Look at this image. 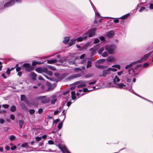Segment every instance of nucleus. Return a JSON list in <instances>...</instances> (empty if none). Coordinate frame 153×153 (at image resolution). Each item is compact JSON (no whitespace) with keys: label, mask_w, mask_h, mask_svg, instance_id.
<instances>
[{"label":"nucleus","mask_w":153,"mask_h":153,"mask_svg":"<svg viewBox=\"0 0 153 153\" xmlns=\"http://www.w3.org/2000/svg\"><path fill=\"white\" fill-rule=\"evenodd\" d=\"M36 140L37 141H39L42 139V137H36L35 138Z\"/></svg>","instance_id":"obj_45"},{"label":"nucleus","mask_w":153,"mask_h":153,"mask_svg":"<svg viewBox=\"0 0 153 153\" xmlns=\"http://www.w3.org/2000/svg\"><path fill=\"white\" fill-rule=\"evenodd\" d=\"M57 100L56 99H52L51 100V102L52 104H54Z\"/></svg>","instance_id":"obj_52"},{"label":"nucleus","mask_w":153,"mask_h":153,"mask_svg":"<svg viewBox=\"0 0 153 153\" xmlns=\"http://www.w3.org/2000/svg\"><path fill=\"white\" fill-rule=\"evenodd\" d=\"M129 15L130 14H128L122 16L120 18V19H126L129 16Z\"/></svg>","instance_id":"obj_27"},{"label":"nucleus","mask_w":153,"mask_h":153,"mask_svg":"<svg viewBox=\"0 0 153 153\" xmlns=\"http://www.w3.org/2000/svg\"><path fill=\"white\" fill-rule=\"evenodd\" d=\"M85 54H82L79 57V59H82L85 57Z\"/></svg>","instance_id":"obj_59"},{"label":"nucleus","mask_w":153,"mask_h":153,"mask_svg":"<svg viewBox=\"0 0 153 153\" xmlns=\"http://www.w3.org/2000/svg\"><path fill=\"white\" fill-rule=\"evenodd\" d=\"M105 59H101L100 60H99L98 61V62L99 63H103L105 61Z\"/></svg>","instance_id":"obj_56"},{"label":"nucleus","mask_w":153,"mask_h":153,"mask_svg":"<svg viewBox=\"0 0 153 153\" xmlns=\"http://www.w3.org/2000/svg\"><path fill=\"white\" fill-rule=\"evenodd\" d=\"M66 146H62L60 144L58 145V148L61 150L62 153H65V150L64 149V147Z\"/></svg>","instance_id":"obj_14"},{"label":"nucleus","mask_w":153,"mask_h":153,"mask_svg":"<svg viewBox=\"0 0 153 153\" xmlns=\"http://www.w3.org/2000/svg\"><path fill=\"white\" fill-rule=\"evenodd\" d=\"M57 60L56 59H52L47 60V63L49 64H52L56 62Z\"/></svg>","instance_id":"obj_17"},{"label":"nucleus","mask_w":153,"mask_h":153,"mask_svg":"<svg viewBox=\"0 0 153 153\" xmlns=\"http://www.w3.org/2000/svg\"><path fill=\"white\" fill-rule=\"evenodd\" d=\"M47 85L48 90H52L53 89V88L52 87V85L50 83H47Z\"/></svg>","instance_id":"obj_15"},{"label":"nucleus","mask_w":153,"mask_h":153,"mask_svg":"<svg viewBox=\"0 0 153 153\" xmlns=\"http://www.w3.org/2000/svg\"><path fill=\"white\" fill-rule=\"evenodd\" d=\"M64 149L65 152V153H71V152L68 150L66 146L64 147Z\"/></svg>","instance_id":"obj_39"},{"label":"nucleus","mask_w":153,"mask_h":153,"mask_svg":"<svg viewBox=\"0 0 153 153\" xmlns=\"http://www.w3.org/2000/svg\"><path fill=\"white\" fill-rule=\"evenodd\" d=\"M81 76V74H76L74 75V76H71L70 77L71 78L73 79V78L74 77H80Z\"/></svg>","instance_id":"obj_35"},{"label":"nucleus","mask_w":153,"mask_h":153,"mask_svg":"<svg viewBox=\"0 0 153 153\" xmlns=\"http://www.w3.org/2000/svg\"><path fill=\"white\" fill-rule=\"evenodd\" d=\"M93 74H87L85 76V78H88L92 76H93Z\"/></svg>","instance_id":"obj_36"},{"label":"nucleus","mask_w":153,"mask_h":153,"mask_svg":"<svg viewBox=\"0 0 153 153\" xmlns=\"http://www.w3.org/2000/svg\"><path fill=\"white\" fill-rule=\"evenodd\" d=\"M61 111H59L58 110H56L54 111V115H57V114L59 112H60Z\"/></svg>","instance_id":"obj_58"},{"label":"nucleus","mask_w":153,"mask_h":153,"mask_svg":"<svg viewBox=\"0 0 153 153\" xmlns=\"http://www.w3.org/2000/svg\"><path fill=\"white\" fill-rule=\"evenodd\" d=\"M108 53L106 52H104L102 54V56L103 57H106L108 56Z\"/></svg>","instance_id":"obj_44"},{"label":"nucleus","mask_w":153,"mask_h":153,"mask_svg":"<svg viewBox=\"0 0 153 153\" xmlns=\"http://www.w3.org/2000/svg\"><path fill=\"white\" fill-rule=\"evenodd\" d=\"M45 73H46L48 74L50 76H52L53 74L52 73L51 71H48V69L47 68V71L45 72Z\"/></svg>","instance_id":"obj_38"},{"label":"nucleus","mask_w":153,"mask_h":153,"mask_svg":"<svg viewBox=\"0 0 153 153\" xmlns=\"http://www.w3.org/2000/svg\"><path fill=\"white\" fill-rule=\"evenodd\" d=\"M115 87L116 88H118L121 89L123 88L125 89L126 88V85L122 83L117 84L116 85V86Z\"/></svg>","instance_id":"obj_9"},{"label":"nucleus","mask_w":153,"mask_h":153,"mask_svg":"<svg viewBox=\"0 0 153 153\" xmlns=\"http://www.w3.org/2000/svg\"><path fill=\"white\" fill-rule=\"evenodd\" d=\"M92 66L91 62L89 61H88L87 62V65L86 66L87 68H88L91 67Z\"/></svg>","instance_id":"obj_31"},{"label":"nucleus","mask_w":153,"mask_h":153,"mask_svg":"<svg viewBox=\"0 0 153 153\" xmlns=\"http://www.w3.org/2000/svg\"><path fill=\"white\" fill-rule=\"evenodd\" d=\"M85 82H83L81 84L78 85L77 86L78 88H82L85 87L86 86V84L85 83Z\"/></svg>","instance_id":"obj_26"},{"label":"nucleus","mask_w":153,"mask_h":153,"mask_svg":"<svg viewBox=\"0 0 153 153\" xmlns=\"http://www.w3.org/2000/svg\"><path fill=\"white\" fill-rule=\"evenodd\" d=\"M43 111V109L41 108H40L39 109L38 112L39 114H41L42 113Z\"/></svg>","instance_id":"obj_51"},{"label":"nucleus","mask_w":153,"mask_h":153,"mask_svg":"<svg viewBox=\"0 0 153 153\" xmlns=\"http://www.w3.org/2000/svg\"><path fill=\"white\" fill-rule=\"evenodd\" d=\"M21 100L24 101L25 102L27 101V99L26 97L24 95H21Z\"/></svg>","instance_id":"obj_16"},{"label":"nucleus","mask_w":153,"mask_h":153,"mask_svg":"<svg viewBox=\"0 0 153 153\" xmlns=\"http://www.w3.org/2000/svg\"><path fill=\"white\" fill-rule=\"evenodd\" d=\"M65 76L63 74H61L59 76L57 77V80L58 81H60L63 79L65 78Z\"/></svg>","instance_id":"obj_23"},{"label":"nucleus","mask_w":153,"mask_h":153,"mask_svg":"<svg viewBox=\"0 0 153 153\" xmlns=\"http://www.w3.org/2000/svg\"><path fill=\"white\" fill-rule=\"evenodd\" d=\"M60 121V120L59 119H56V120H54L53 122L55 124H57L58 122Z\"/></svg>","instance_id":"obj_53"},{"label":"nucleus","mask_w":153,"mask_h":153,"mask_svg":"<svg viewBox=\"0 0 153 153\" xmlns=\"http://www.w3.org/2000/svg\"><path fill=\"white\" fill-rule=\"evenodd\" d=\"M104 50V48L102 47L99 51V53L100 54H101Z\"/></svg>","instance_id":"obj_41"},{"label":"nucleus","mask_w":153,"mask_h":153,"mask_svg":"<svg viewBox=\"0 0 153 153\" xmlns=\"http://www.w3.org/2000/svg\"><path fill=\"white\" fill-rule=\"evenodd\" d=\"M38 98L39 100L41 101V102L43 103H46L50 101L49 98H46L45 96L39 97Z\"/></svg>","instance_id":"obj_4"},{"label":"nucleus","mask_w":153,"mask_h":153,"mask_svg":"<svg viewBox=\"0 0 153 153\" xmlns=\"http://www.w3.org/2000/svg\"><path fill=\"white\" fill-rule=\"evenodd\" d=\"M31 75L32 77V79L33 80H35L36 79L37 74L33 72L31 73Z\"/></svg>","instance_id":"obj_18"},{"label":"nucleus","mask_w":153,"mask_h":153,"mask_svg":"<svg viewBox=\"0 0 153 153\" xmlns=\"http://www.w3.org/2000/svg\"><path fill=\"white\" fill-rule=\"evenodd\" d=\"M76 41V39H71L69 42V45L70 46H71L73 45L75 43V41Z\"/></svg>","instance_id":"obj_25"},{"label":"nucleus","mask_w":153,"mask_h":153,"mask_svg":"<svg viewBox=\"0 0 153 153\" xmlns=\"http://www.w3.org/2000/svg\"><path fill=\"white\" fill-rule=\"evenodd\" d=\"M137 62H135L130 63L129 65H127L126 67V69H128L129 68H131L133 66V65L135 64Z\"/></svg>","instance_id":"obj_20"},{"label":"nucleus","mask_w":153,"mask_h":153,"mask_svg":"<svg viewBox=\"0 0 153 153\" xmlns=\"http://www.w3.org/2000/svg\"><path fill=\"white\" fill-rule=\"evenodd\" d=\"M22 66L27 71L30 72L34 69V68L30 65V64L28 63H24L22 65Z\"/></svg>","instance_id":"obj_3"},{"label":"nucleus","mask_w":153,"mask_h":153,"mask_svg":"<svg viewBox=\"0 0 153 153\" xmlns=\"http://www.w3.org/2000/svg\"><path fill=\"white\" fill-rule=\"evenodd\" d=\"M16 110V107L15 105H13L10 108V111L13 112H15Z\"/></svg>","instance_id":"obj_29"},{"label":"nucleus","mask_w":153,"mask_h":153,"mask_svg":"<svg viewBox=\"0 0 153 153\" xmlns=\"http://www.w3.org/2000/svg\"><path fill=\"white\" fill-rule=\"evenodd\" d=\"M88 37V34L87 33L86 34H85L84 36L83 37H78L76 40L78 42H81L83 40L85 39Z\"/></svg>","instance_id":"obj_10"},{"label":"nucleus","mask_w":153,"mask_h":153,"mask_svg":"<svg viewBox=\"0 0 153 153\" xmlns=\"http://www.w3.org/2000/svg\"><path fill=\"white\" fill-rule=\"evenodd\" d=\"M146 9V7H142L139 10V12H142L143 11V10H145Z\"/></svg>","instance_id":"obj_50"},{"label":"nucleus","mask_w":153,"mask_h":153,"mask_svg":"<svg viewBox=\"0 0 153 153\" xmlns=\"http://www.w3.org/2000/svg\"><path fill=\"white\" fill-rule=\"evenodd\" d=\"M114 35V32L112 31L108 32L107 33V36L109 38L112 37Z\"/></svg>","instance_id":"obj_13"},{"label":"nucleus","mask_w":153,"mask_h":153,"mask_svg":"<svg viewBox=\"0 0 153 153\" xmlns=\"http://www.w3.org/2000/svg\"><path fill=\"white\" fill-rule=\"evenodd\" d=\"M95 65L97 68L100 69H105L107 68V66H102L97 64H96Z\"/></svg>","instance_id":"obj_22"},{"label":"nucleus","mask_w":153,"mask_h":153,"mask_svg":"<svg viewBox=\"0 0 153 153\" xmlns=\"http://www.w3.org/2000/svg\"><path fill=\"white\" fill-rule=\"evenodd\" d=\"M96 28H94L88 32V36L89 37H92L95 35V31L96 30Z\"/></svg>","instance_id":"obj_8"},{"label":"nucleus","mask_w":153,"mask_h":153,"mask_svg":"<svg viewBox=\"0 0 153 153\" xmlns=\"http://www.w3.org/2000/svg\"><path fill=\"white\" fill-rule=\"evenodd\" d=\"M5 149L7 150L8 151L10 149V147L8 146H6L5 147Z\"/></svg>","instance_id":"obj_63"},{"label":"nucleus","mask_w":153,"mask_h":153,"mask_svg":"<svg viewBox=\"0 0 153 153\" xmlns=\"http://www.w3.org/2000/svg\"><path fill=\"white\" fill-rule=\"evenodd\" d=\"M111 70L110 68L106 70H103V71L102 76H104L106 75L110 74L111 73Z\"/></svg>","instance_id":"obj_11"},{"label":"nucleus","mask_w":153,"mask_h":153,"mask_svg":"<svg viewBox=\"0 0 153 153\" xmlns=\"http://www.w3.org/2000/svg\"><path fill=\"white\" fill-rule=\"evenodd\" d=\"M70 38L69 37H65L64 38V39L63 41V42L65 44H68L70 40Z\"/></svg>","instance_id":"obj_19"},{"label":"nucleus","mask_w":153,"mask_h":153,"mask_svg":"<svg viewBox=\"0 0 153 153\" xmlns=\"http://www.w3.org/2000/svg\"><path fill=\"white\" fill-rule=\"evenodd\" d=\"M86 82V81H85L79 80L75 82V84H82V83H83V82Z\"/></svg>","instance_id":"obj_32"},{"label":"nucleus","mask_w":153,"mask_h":153,"mask_svg":"<svg viewBox=\"0 0 153 153\" xmlns=\"http://www.w3.org/2000/svg\"><path fill=\"white\" fill-rule=\"evenodd\" d=\"M120 79L117 76H116L113 80V82L114 84H116L117 82H119Z\"/></svg>","instance_id":"obj_21"},{"label":"nucleus","mask_w":153,"mask_h":153,"mask_svg":"<svg viewBox=\"0 0 153 153\" xmlns=\"http://www.w3.org/2000/svg\"><path fill=\"white\" fill-rule=\"evenodd\" d=\"M71 94L72 99L73 100H74L76 98L75 92L74 91H72L71 92Z\"/></svg>","instance_id":"obj_28"},{"label":"nucleus","mask_w":153,"mask_h":153,"mask_svg":"<svg viewBox=\"0 0 153 153\" xmlns=\"http://www.w3.org/2000/svg\"><path fill=\"white\" fill-rule=\"evenodd\" d=\"M35 70L38 73H45L47 71V68L46 67H39L36 68Z\"/></svg>","instance_id":"obj_5"},{"label":"nucleus","mask_w":153,"mask_h":153,"mask_svg":"<svg viewBox=\"0 0 153 153\" xmlns=\"http://www.w3.org/2000/svg\"><path fill=\"white\" fill-rule=\"evenodd\" d=\"M19 127L20 128H21L22 127L23 124H24V122L23 120H20L19 121Z\"/></svg>","instance_id":"obj_30"},{"label":"nucleus","mask_w":153,"mask_h":153,"mask_svg":"<svg viewBox=\"0 0 153 153\" xmlns=\"http://www.w3.org/2000/svg\"><path fill=\"white\" fill-rule=\"evenodd\" d=\"M149 65V64L148 63H145L143 65V67L144 68L147 67Z\"/></svg>","instance_id":"obj_54"},{"label":"nucleus","mask_w":153,"mask_h":153,"mask_svg":"<svg viewBox=\"0 0 153 153\" xmlns=\"http://www.w3.org/2000/svg\"><path fill=\"white\" fill-rule=\"evenodd\" d=\"M129 74H133L134 73V70L133 68L130 69L128 70Z\"/></svg>","instance_id":"obj_34"},{"label":"nucleus","mask_w":153,"mask_h":153,"mask_svg":"<svg viewBox=\"0 0 153 153\" xmlns=\"http://www.w3.org/2000/svg\"><path fill=\"white\" fill-rule=\"evenodd\" d=\"M100 40L99 39L96 38L94 40V43L95 44L99 42Z\"/></svg>","instance_id":"obj_47"},{"label":"nucleus","mask_w":153,"mask_h":153,"mask_svg":"<svg viewBox=\"0 0 153 153\" xmlns=\"http://www.w3.org/2000/svg\"><path fill=\"white\" fill-rule=\"evenodd\" d=\"M14 1L10 0V1L5 3L4 5V8L8 7L13 5L15 4Z\"/></svg>","instance_id":"obj_6"},{"label":"nucleus","mask_w":153,"mask_h":153,"mask_svg":"<svg viewBox=\"0 0 153 153\" xmlns=\"http://www.w3.org/2000/svg\"><path fill=\"white\" fill-rule=\"evenodd\" d=\"M151 53H150L148 54L144 55L140 60L137 61L138 62H141L143 61L146 60L150 55Z\"/></svg>","instance_id":"obj_7"},{"label":"nucleus","mask_w":153,"mask_h":153,"mask_svg":"<svg viewBox=\"0 0 153 153\" xmlns=\"http://www.w3.org/2000/svg\"><path fill=\"white\" fill-rule=\"evenodd\" d=\"M149 8L151 9H153V4H150Z\"/></svg>","instance_id":"obj_64"},{"label":"nucleus","mask_w":153,"mask_h":153,"mask_svg":"<svg viewBox=\"0 0 153 153\" xmlns=\"http://www.w3.org/2000/svg\"><path fill=\"white\" fill-rule=\"evenodd\" d=\"M97 80H94L93 82H89L88 83L89 85H92V84H94L96 83L97 82Z\"/></svg>","instance_id":"obj_49"},{"label":"nucleus","mask_w":153,"mask_h":153,"mask_svg":"<svg viewBox=\"0 0 153 153\" xmlns=\"http://www.w3.org/2000/svg\"><path fill=\"white\" fill-rule=\"evenodd\" d=\"M110 69L111 71H117V69L114 68H110Z\"/></svg>","instance_id":"obj_60"},{"label":"nucleus","mask_w":153,"mask_h":153,"mask_svg":"<svg viewBox=\"0 0 153 153\" xmlns=\"http://www.w3.org/2000/svg\"><path fill=\"white\" fill-rule=\"evenodd\" d=\"M30 114H34L35 112V111L33 109H30L29 110Z\"/></svg>","instance_id":"obj_40"},{"label":"nucleus","mask_w":153,"mask_h":153,"mask_svg":"<svg viewBox=\"0 0 153 153\" xmlns=\"http://www.w3.org/2000/svg\"><path fill=\"white\" fill-rule=\"evenodd\" d=\"M15 139V137L13 135H11L10 138V140L11 141L14 140Z\"/></svg>","instance_id":"obj_43"},{"label":"nucleus","mask_w":153,"mask_h":153,"mask_svg":"<svg viewBox=\"0 0 153 153\" xmlns=\"http://www.w3.org/2000/svg\"><path fill=\"white\" fill-rule=\"evenodd\" d=\"M20 105L22 107V108L25 111H27V108L25 106V104L22 103H21L20 104Z\"/></svg>","instance_id":"obj_24"},{"label":"nucleus","mask_w":153,"mask_h":153,"mask_svg":"<svg viewBox=\"0 0 153 153\" xmlns=\"http://www.w3.org/2000/svg\"><path fill=\"white\" fill-rule=\"evenodd\" d=\"M17 148V146H12L11 147V150H14L16 149Z\"/></svg>","instance_id":"obj_62"},{"label":"nucleus","mask_w":153,"mask_h":153,"mask_svg":"<svg viewBox=\"0 0 153 153\" xmlns=\"http://www.w3.org/2000/svg\"><path fill=\"white\" fill-rule=\"evenodd\" d=\"M62 122H60L59 123L58 126V128L59 129V130H60L61 128H62Z\"/></svg>","instance_id":"obj_37"},{"label":"nucleus","mask_w":153,"mask_h":153,"mask_svg":"<svg viewBox=\"0 0 153 153\" xmlns=\"http://www.w3.org/2000/svg\"><path fill=\"white\" fill-rule=\"evenodd\" d=\"M77 59V57L74 56L69 55L66 57L65 61H68L70 64H74L75 61Z\"/></svg>","instance_id":"obj_1"},{"label":"nucleus","mask_w":153,"mask_h":153,"mask_svg":"<svg viewBox=\"0 0 153 153\" xmlns=\"http://www.w3.org/2000/svg\"><path fill=\"white\" fill-rule=\"evenodd\" d=\"M48 143L49 144L51 145L54 144V143L53 141L52 140H50L48 141Z\"/></svg>","instance_id":"obj_55"},{"label":"nucleus","mask_w":153,"mask_h":153,"mask_svg":"<svg viewBox=\"0 0 153 153\" xmlns=\"http://www.w3.org/2000/svg\"><path fill=\"white\" fill-rule=\"evenodd\" d=\"M2 106L5 108H7L9 107V105L8 104H4L2 105Z\"/></svg>","instance_id":"obj_46"},{"label":"nucleus","mask_w":153,"mask_h":153,"mask_svg":"<svg viewBox=\"0 0 153 153\" xmlns=\"http://www.w3.org/2000/svg\"><path fill=\"white\" fill-rule=\"evenodd\" d=\"M4 122V120L2 118L0 119V123L1 124L3 123Z\"/></svg>","instance_id":"obj_61"},{"label":"nucleus","mask_w":153,"mask_h":153,"mask_svg":"<svg viewBox=\"0 0 153 153\" xmlns=\"http://www.w3.org/2000/svg\"><path fill=\"white\" fill-rule=\"evenodd\" d=\"M10 118L12 120H14L15 119V117L13 114H11L10 115Z\"/></svg>","instance_id":"obj_48"},{"label":"nucleus","mask_w":153,"mask_h":153,"mask_svg":"<svg viewBox=\"0 0 153 153\" xmlns=\"http://www.w3.org/2000/svg\"><path fill=\"white\" fill-rule=\"evenodd\" d=\"M115 58L113 56L109 57L107 59V61L109 62H113L115 61Z\"/></svg>","instance_id":"obj_12"},{"label":"nucleus","mask_w":153,"mask_h":153,"mask_svg":"<svg viewBox=\"0 0 153 153\" xmlns=\"http://www.w3.org/2000/svg\"><path fill=\"white\" fill-rule=\"evenodd\" d=\"M74 71L76 72H77L81 71V69L79 68H76L74 69Z\"/></svg>","instance_id":"obj_57"},{"label":"nucleus","mask_w":153,"mask_h":153,"mask_svg":"<svg viewBox=\"0 0 153 153\" xmlns=\"http://www.w3.org/2000/svg\"><path fill=\"white\" fill-rule=\"evenodd\" d=\"M115 48L116 46L114 45H107L105 47V50L107 51L110 54L112 53Z\"/></svg>","instance_id":"obj_2"},{"label":"nucleus","mask_w":153,"mask_h":153,"mask_svg":"<svg viewBox=\"0 0 153 153\" xmlns=\"http://www.w3.org/2000/svg\"><path fill=\"white\" fill-rule=\"evenodd\" d=\"M48 68H49L51 70H52L53 71L56 70V68L53 66H48Z\"/></svg>","instance_id":"obj_42"},{"label":"nucleus","mask_w":153,"mask_h":153,"mask_svg":"<svg viewBox=\"0 0 153 153\" xmlns=\"http://www.w3.org/2000/svg\"><path fill=\"white\" fill-rule=\"evenodd\" d=\"M21 146L23 148H25L28 147L29 146L28 145V143H23L22 145Z\"/></svg>","instance_id":"obj_33"}]
</instances>
